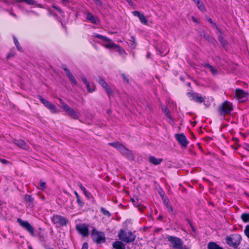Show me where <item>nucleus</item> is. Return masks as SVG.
Returning a JSON list of instances; mask_svg holds the SVG:
<instances>
[{
    "label": "nucleus",
    "instance_id": "50",
    "mask_svg": "<svg viewBox=\"0 0 249 249\" xmlns=\"http://www.w3.org/2000/svg\"><path fill=\"white\" fill-rule=\"evenodd\" d=\"M86 85L87 88L89 92H91L94 90L95 88L94 87L92 89L90 88L89 82L88 83V85Z\"/></svg>",
    "mask_w": 249,
    "mask_h": 249
},
{
    "label": "nucleus",
    "instance_id": "26",
    "mask_svg": "<svg viewBox=\"0 0 249 249\" xmlns=\"http://www.w3.org/2000/svg\"><path fill=\"white\" fill-rule=\"evenodd\" d=\"M94 36L98 38L101 39L105 41H110V39L105 36H103L96 33L94 34Z\"/></svg>",
    "mask_w": 249,
    "mask_h": 249
},
{
    "label": "nucleus",
    "instance_id": "40",
    "mask_svg": "<svg viewBox=\"0 0 249 249\" xmlns=\"http://www.w3.org/2000/svg\"><path fill=\"white\" fill-rule=\"evenodd\" d=\"M24 199L25 201L29 202H32L33 201V198L31 196L28 195H26L25 196Z\"/></svg>",
    "mask_w": 249,
    "mask_h": 249
},
{
    "label": "nucleus",
    "instance_id": "22",
    "mask_svg": "<svg viewBox=\"0 0 249 249\" xmlns=\"http://www.w3.org/2000/svg\"><path fill=\"white\" fill-rule=\"evenodd\" d=\"M109 144L116 148L120 152L121 151V149H122L124 146V145L119 143V142H110Z\"/></svg>",
    "mask_w": 249,
    "mask_h": 249
},
{
    "label": "nucleus",
    "instance_id": "13",
    "mask_svg": "<svg viewBox=\"0 0 249 249\" xmlns=\"http://www.w3.org/2000/svg\"><path fill=\"white\" fill-rule=\"evenodd\" d=\"M12 142L16 145L18 147L22 148L25 150H29V147L27 145L25 142L21 139H14L13 140Z\"/></svg>",
    "mask_w": 249,
    "mask_h": 249
},
{
    "label": "nucleus",
    "instance_id": "5",
    "mask_svg": "<svg viewBox=\"0 0 249 249\" xmlns=\"http://www.w3.org/2000/svg\"><path fill=\"white\" fill-rule=\"evenodd\" d=\"M167 238L168 241L170 243L171 246L175 249H178L179 247H181L183 244V241L177 237L168 236Z\"/></svg>",
    "mask_w": 249,
    "mask_h": 249
},
{
    "label": "nucleus",
    "instance_id": "36",
    "mask_svg": "<svg viewBox=\"0 0 249 249\" xmlns=\"http://www.w3.org/2000/svg\"><path fill=\"white\" fill-rule=\"evenodd\" d=\"M104 89L106 90L108 96H110L112 94L113 92L110 88L109 87V86L107 85L106 88H104Z\"/></svg>",
    "mask_w": 249,
    "mask_h": 249
},
{
    "label": "nucleus",
    "instance_id": "20",
    "mask_svg": "<svg viewBox=\"0 0 249 249\" xmlns=\"http://www.w3.org/2000/svg\"><path fill=\"white\" fill-rule=\"evenodd\" d=\"M129 47L132 49H134L137 46V43L136 42L135 38L134 36H131L130 39L129 40Z\"/></svg>",
    "mask_w": 249,
    "mask_h": 249
},
{
    "label": "nucleus",
    "instance_id": "15",
    "mask_svg": "<svg viewBox=\"0 0 249 249\" xmlns=\"http://www.w3.org/2000/svg\"><path fill=\"white\" fill-rule=\"evenodd\" d=\"M201 36L203 37L205 39L208 41L209 42L213 44L215 46V44L217 43L216 41L213 37H212L209 34H208L205 31H201L199 33Z\"/></svg>",
    "mask_w": 249,
    "mask_h": 249
},
{
    "label": "nucleus",
    "instance_id": "57",
    "mask_svg": "<svg viewBox=\"0 0 249 249\" xmlns=\"http://www.w3.org/2000/svg\"><path fill=\"white\" fill-rule=\"evenodd\" d=\"M178 249H189V248L188 247H187V246H183V245H182L181 246V247H179Z\"/></svg>",
    "mask_w": 249,
    "mask_h": 249
},
{
    "label": "nucleus",
    "instance_id": "55",
    "mask_svg": "<svg viewBox=\"0 0 249 249\" xmlns=\"http://www.w3.org/2000/svg\"><path fill=\"white\" fill-rule=\"evenodd\" d=\"M79 187L82 190L83 192L85 191V190H86V188L82 184L79 185Z\"/></svg>",
    "mask_w": 249,
    "mask_h": 249
},
{
    "label": "nucleus",
    "instance_id": "61",
    "mask_svg": "<svg viewBox=\"0 0 249 249\" xmlns=\"http://www.w3.org/2000/svg\"><path fill=\"white\" fill-rule=\"evenodd\" d=\"M160 194V196H161V197L162 198V196H164V197H165L164 195V193L162 191V192H159Z\"/></svg>",
    "mask_w": 249,
    "mask_h": 249
},
{
    "label": "nucleus",
    "instance_id": "39",
    "mask_svg": "<svg viewBox=\"0 0 249 249\" xmlns=\"http://www.w3.org/2000/svg\"><path fill=\"white\" fill-rule=\"evenodd\" d=\"M198 93H192V92H188V95L190 97H191V100H195V98H196V96H197Z\"/></svg>",
    "mask_w": 249,
    "mask_h": 249
},
{
    "label": "nucleus",
    "instance_id": "8",
    "mask_svg": "<svg viewBox=\"0 0 249 249\" xmlns=\"http://www.w3.org/2000/svg\"><path fill=\"white\" fill-rule=\"evenodd\" d=\"M61 68L65 71L66 74L69 78L71 84L72 85L77 86L78 82L76 79L74 75L71 72L70 70L67 68V66L65 64H62Z\"/></svg>",
    "mask_w": 249,
    "mask_h": 249
},
{
    "label": "nucleus",
    "instance_id": "60",
    "mask_svg": "<svg viewBox=\"0 0 249 249\" xmlns=\"http://www.w3.org/2000/svg\"><path fill=\"white\" fill-rule=\"evenodd\" d=\"M125 0L130 5L133 4V2L131 0Z\"/></svg>",
    "mask_w": 249,
    "mask_h": 249
},
{
    "label": "nucleus",
    "instance_id": "16",
    "mask_svg": "<svg viewBox=\"0 0 249 249\" xmlns=\"http://www.w3.org/2000/svg\"><path fill=\"white\" fill-rule=\"evenodd\" d=\"M65 111L73 119H78L79 115L73 109L69 107V106H65Z\"/></svg>",
    "mask_w": 249,
    "mask_h": 249
},
{
    "label": "nucleus",
    "instance_id": "58",
    "mask_svg": "<svg viewBox=\"0 0 249 249\" xmlns=\"http://www.w3.org/2000/svg\"><path fill=\"white\" fill-rule=\"evenodd\" d=\"M83 192H84V194L85 195V196H88V197L90 195L89 193H88L86 190H85V191H84Z\"/></svg>",
    "mask_w": 249,
    "mask_h": 249
},
{
    "label": "nucleus",
    "instance_id": "51",
    "mask_svg": "<svg viewBox=\"0 0 249 249\" xmlns=\"http://www.w3.org/2000/svg\"><path fill=\"white\" fill-rule=\"evenodd\" d=\"M96 4L98 6L101 7L102 6V2L101 0H93Z\"/></svg>",
    "mask_w": 249,
    "mask_h": 249
},
{
    "label": "nucleus",
    "instance_id": "63",
    "mask_svg": "<svg viewBox=\"0 0 249 249\" xmlns=\"http://www.w3.org/2000/svg\"><path fill=\"white\" fill-rule=\"evenodd\" d=\"M245 149L249 152V144H247L245 145Z\"/></svg>",
    "mask_w": 249,
    "mask_h": 249
},
{
    "label": "nucleus",
    "instance_id": "9",
    "mask_svg": "<svg viewBox=\"0 0 249 249\" xmlns=\"http://www.w3.org/2000/svg\"><path fill=\"white\" fill-rule=\"evenodd\" d=\"M235 96L237 100L240 102H244L248 99L249 93L243 90L237 89L235 92Z\"/></svg>",
    "mask_w": 249,
    "mask_h": 249
},
{
    "label": "nucleus",
    "instance_id": "32",
    "mask_svg": "<svg viewBox=\"0 0 249 249\" xmlns=\"http://www.w3.org/2000/svg\"><path fill=\"white\" fill-rule=\"evenodd\" d=\"M13 39H14V43H15V45L16 46L17 48V49L19 51H21V47L19 46V43L17 39V38L15 37V36H14L13 37Z\"/></svg>",
    "mask_w": 249,
    "mask_h": 249
},
{
    "label": "nucleus",
    "instance_id": "3",
    "mask_svg": "<svg viewBox=\"0 0 249 249\" xmlns=\"http://www.w3.org/2000/svg\"><path fill=\"white\" fill-rule=\"evenodd\" d=\"M232 110V104L228 101H225L219 107V111L221 115L230 114Z\"/></svg>",
    "mask_w": 249,
    "mask_h": 249
},
{
    "label": "nucleus",
    "instance_id": "52",
    "mask_svg": "<svg viewBox=\"0 0 249 249\" xmlns=\"http://www.w3.org/2000/svg\"><path fill=\"white\" fill-rule=\"evenodd\" d=\"M81 80H82V81L84 83V84L85 85H88L89 82L88 81L87 79H86V78L84 76H82L81 77Z\"/></svg>",
    "mask_w": 249,
    "mask_h": 249
},
{
    "label": "nucleus",
    "instance_id": "6",
    "mask_svg": "<svg viewBox=\"0 0 249 249\" xmlns=\"http://www.w3.org/2000/svg\"><path fill=\"white\" fill-rule=\"evenodd\" d=\"M51 220L54 224H58L61 226H66L68 222L67 218L60 215H54L51 218Z\"/></svg>",
    "mask_w": 249,
    "mask_h": 249
},
{
    "label": "nucleus",
    "instance_id": "33",
    "mask_svg": "<svg viewBox=\"0 0 249 249\" xmlns=\"http://www.w3.org/2000/svg\"><path fill=\"white\" fill-rule=\"evenodd\" d=\"M195 101L199 103H201L204 101V99L198 93L197 96H196V98H195Z\"/></svg>",
    "mask_w": 249,
    "mask_h": 249
},
{
    "label": "nucleus",
    "instance_id": "62",
    "mask_svg": "<svg viewBox=\"0 0 249 249\" xmlns=\"http://www.w3.org/2000/svg\"><path fill=\"white\" fill-rule=\"evenodd\" d=\"M245 149L249 152V144H247L245 145Z\"/></svg>",
    "mask_w": 249,
    "mask_h": 249
},
{
    "label": "nucleus",
    "instance_id": "49",
    "mask_svg": "<svg viewBox=\"0 0 249 249\" xmlns=\"http://www.w3.org/2000/svg\"><path fill=\"white\" fill-rule=\"evenodd\" d=\"M86 85L87 88L89 92H91L94 90L95 88L94 87L92 89L90 88L89 82L88 83V85Z\"/></svg>",
    "mask_w": 249,
    "mask_h": 249
},
{
    "label": "nucleus",
    "instance_id": "29",
    "mask_svg": "<svg viewBox=\"0 0 249 249\" xmlns=\"http://www.w3.org/2000/svg\"><path fill=\"white\" fill-rule=\"evenodd\" d=\"M115 49H117L120 55H122L124 57H125V52L124 49L121 48V47L118 45H117V47H116Z\"/></svg>",
    "mask_w": 249,
    "mask_h": 249
},
{
    "label": "nucleus",
    "instance_id": "4",
    "mask_svg": "<svg viewBox=\"0 0 249 249\" xmlns=\"http://www.w3.org/2000/svg\"><path fill=\"white\" fill-rule=\"evenodd\" d=\"M241 237L239 234L232 235L226 238L227 243L234 248H236L240 243Z\"/></svg>",
    "mask_w": 249,
    "mask_h": 249
},
{
    "label": "nucleus",
    "instance_id": "28",
    "mask_svg": "<svg viewBox=\"0 0 249 249\" xmlns=\"http://www.w3.org/2000/svg\"><path fill=\"white\" fill-rule=\"evenodd\" d=\"M197 6L198 8L201 11L204 12L206 11V8L203 3V2L201 1V0H199V2H197L196 3Z\"/></svg>",
    "mask_w": 249,
    "mask_h": 249
},
{
    "label": "nucleus",
    "instance_id": "46",
    "mask_svg": "<svg viewBox=\"0 0 249 249\" xmlns=\"http://www.w3.org/2000/svg\"><path fill=\"white\" fill-rule=\"evenodd\" d=\"M0 162H1L3 164H11L10 162L8 161V160H7L4 159H2V158H0Z\"/></svg>",
    "mask_w": 249,
    "mask_h": 249
},
{
    "label": "nucleus",
    "instance_id": "54",
    "mask_svg": "<svg viewBox=\"0 0 249 249\" xmlns=\"http://www.w3.org/2000/svg\"><path fill=\"white\" fill-rule=\"evenodd\" d=\"M131 200H132V202L134 203V204L135 205H136V206L137 207H138V208L139 209V210H141V207H140V205H137L135 203V201L134 200V199H133V198H132V199H131Z\"/></svg>",
    "mask_w": 249,
    "mask_h": 249
},
{
    "label": "nucleus",
    "instance_id": "56",
    "mask_svg": "<svg viewBox=\"0 0 249 249\" xmlns=\"http://www.w3.org/2000/svg\"><path fill=\"white\" fill-rule=\"evenodd\" d=\"M14 55L15 54L14 53H9L7 55V58H9L10 57H13L14 56Z\"/></svg>",
    "mask_w": 249,
    "mask_h": 249
},
{
    "label": "nucleus",
    "instance_id": "27",
    "mask_svg": "<svg viewBox=\"0 0 249 249\" xmlns=\"http://www.w3.org/2000/svg\"><path fill=\"white\" fill-rule=\"evenodd\" d=\"M97 81L104 89L107 85V84L101 77H99L97 79Z\"/></svg>",
    "mask_w": 249,
    "mask_h": 249
},
{
    "label": "nucleus",
    "instance_id": "34",
    "mask_svg": "<svg viewBox=\"0 0 249 249\" xmlns=\"http://www.w3.org/2000/svg\"><path fill=\"white\" fill-rule=\"evenodd\" d=\"M58 100L60 102V107L62 108L65 111V106H69L67 104H66L60 98H58Z\"/></svg>",
    "mask_w": 249,
    "mask_h": 249
},
{
    "label": "nucleus",
    "instance_id": "2",
    "mask_svg": "<svg viewBox=\"0 0 249 249\" xmlns=\"http://www.w3.org/2000/svg\"><path fill=\"white\" fill-rule=\"evenodd\" d=\"M91 236L93 241L97 244L104 243L106 241L104 232L97 231L94 228H92Z\"/></svg>",
    "mask_w": 249,
    "mask_h": 249
},
{
    "label": "nucleus",
    "instance_id": "30",
    "mask_svg": "<svg viewBox=\"0 0 249 249\" xmlns=\"http://www.w3.org/2000/svg\"><path fill=\"white\" fill-rule=\"evenodd\" d=\"M241 218L244 222L247 223L249 221V214L246 213H243L241 216Z\"/></svg>",
    "mask_w": 249,
    "mask_h": 249
},
{
    "label": "nucleus",
    "instance_id": "45",
    "mask_svg": "<svg viewBox=\"0 0 249 249\" xmlns=\"http://www.w3.org/2000/svg\"><path fill=\"white\" fill-rule=\"evenodd\" d=\"M53 7L55 9H56L61 15L62 16H64V12L62 11V10L59 7H57L55 5H53Z\"/></svg>",
    "mask_w": 249,
    "mask_h": 249
},
{
    "label": "nucleus",
    "instance_id": "43",
    "mask_svg": "<svg viewBox=\"0 0 249 249\" xmlns=\"http://www.w3.org/2000/svg\"><path fill=\"white\" fill-rule=\"evenodd\" d=\"M208 21L211 24H212L213 26H214L216 29L219 31L220 32V29L218 28V27L217 26V25H216V24L213 22V20L211 19V18H209L208 19Z\"/></svg>",
    "mask_w": 249,
    "mask_h": 249
},
{
    "label": "nucleus",
    "instance_id": "37",
    "mask_svg": "<svg viewBox=\"0 0 249 249\" xmlns=\"http://www.w3.org/2000/svg\"><path fill=\"white\" fill-rule=\"evenodd\" d=\"M101 212L104 215H106V216H107L108 217H110L111 216L110 213L108 211H107V210L104 209V208H101Z\"/></svg>",
    "mask_w": 249,
    "mask_h": 249
},
{
    "label": "nucleus",
    "instance_id": "11",
    "mask_svg": "<svg viewBox=\"0 0 249 249\" xmlns=\"http://www.w3.org/2000/svg\"><path fill=\"white\" fill-rule=\"evenodd\" d=\"M38 98L40 100V101H41V102L46 107H47L49 109H50L52 113H56L57 112L56 108L54 105L52 104L50 102L44 99L41 96H39Z\"/></svg>",
    "mask_w": 249,
    "mask_h": 249
},
{
    "label": "nucleus",
    "instance_id": "47",
    "mask_svg": "<svg viewBox=\"0 0 249 249\" xmlns=\"http://www.w3.org/2000/svg\"><path fill=\"white\" fill-rule=\"evenodd\" d=\"M74 194H75V196H76V199H77V203H78L79 205H81L82 202H81V200H80V197H79V195H78V193L75 191V192H74Z\"/></svg>",
    "mask_w": 249,
    "mask_h": 249
},
{
    "label": "nucleus",
    "instance_id": "41",
    "mask_svg": "<svg viewBox=\"0 0 249 249\" xmlns=\"http://www.w3.org/2000/svg\"><path fill=\"white\" fill-rule=\"evenodd\" d=\"M46 188V183L42 180L40 181L39 187H38L39 189L43 190Z\"/></svg>",
    "mask_w": 249,
    "mask_h": 249
},
{
    "label": "nucleus",
    "instance_id": "64",
    "mask_svg": "<svg viewBox=\"0 0 249 249\" xmlns=\"http://www.w3.org/2000/svg\"><path fill=\"white\" fill-rule=\"evenodd\" d=\"M150 53L149 52H147L146 58H149L150 57Z\"/></svg>",
    "mask_w": 249,
    "mask_h": 249
},
{
    "label": "nucleus",
    "instance_id": "35",
    "mask_svg": "<svg viewBox=\"0 0 249 249\" xmlns=\"http://www.w3.org/2000/svg\"><path fill=\"white\" fill-rule=\"evenodd\" d=\"M218 38L219 41L222 46H225L227 44L226 41L223 38L222 36H219Z\"/></svg>",
    "mask_w": 249,
    "mask_h": 249
},
{
    "label": "nucleus",
    "instance_id": "59",
    "mask_svg": "<svg viewBox=\"0 0 249 249\" xmlns=\"http://www.w3.org/2000/svg\"><path fill=\"white\" fill-rule=\"evenodd\" d=\"M83 192H84V194L85 195V196H88V197L90 195L89 193H88L86 190H85V191H84Z\"/></svg>",
    "mask_w": 249,
    "mask_h": 249
},
{
    "label": "nucleus",
    "instance_id": "23",
    "mask_svg": "<svg viewBox=\"0 0 249 249\" xmlns=\"http://www.w3.org/2000/svg\"><path fill=\"white\" fill-rule=\"evenodd\" d=\"M208 248L209 249H223L214 242H210L208 245Z\"/></svg>",
    "mask_w": 249,
    "mask_h": 249
},
{
    "label": "nucleus",
    "instance_id": "17",
    "mask_svg": "<svg viewBox=\"0 0 249 249\" xmlns=\"http://www.w3.org/2000/svg\"><path fill=\"white\" fill-rule=\"evenodd\" d=\"M149 161L153 164L157 165L160 164L163 160L161 158L157 159L155 157L151 156L149 158Z\"/></svg>",
    "mask_w": 249,
    "mask_h": 249
},
{
    "label": "nucleus",
    "instance_id": "24",
    "mask_svg": "<svg viewBox=\"0 0 249 249\" xmlns=\"http://www.w3.org/2000/svg\"><path fill=\"white\" fill-rule=\"evenodd\" d=\"M107 42L106 44H105L104 46L107 48H113L115 49L116 47H117V44L114 43L112 40L110 39V41H106Z\"/></svg>",
    "mask_w": 249,
    "mask_h": 249
},
{
    "label": "nucleus",
    "instance_id": "18",
    "mask_svg": "<svg viewBox=\"0 0 249 249\" xmlns=\"http://www.w3.org/2000/svg\"><path fill=\"white\" fill-rule=\"evenodd\" d=\"M162 200L163 201L164 204L166 206L167 209H168V211L170 212H173V208L171 205L169 200L166 197L162 196Z\"/></svg>",
    "mask_w": 249,
    "mask_h": 249
},
{
    "label": "nucleus",
    "instance_id": "53",
    "mask_svg": "<svg viewBox=\"0 0 249 249\" xmlns=\"http://www.w3.org/2000/svg\"><path fill=\"white\" fill-rule=\"evenodd\" d=\"M88 249V244L87 243L85 242L83 244L81 249Z\"/></svg>",
    "mask_w": 249,
    "mask_h": 249
},
{
    "label": "nucleus",
    "instance_id": "10",
    "mask_svg": "<svg viewBox=\"0 0 249 249\" xmlns=\"http://www.w3.org/2000/svg\"><path fill=\"white\" fill-rule=\"evenodd\" d=\"M120 152L129 160H133L135 159V156L133 152L126 148L124 145L121 149Z\"/></svg>",
    "mask_w": 249,
    "mask_h": 249
},
{
    "label": "nucleus",
    "instance_id": "25",
    "mask_svg": "<svg viewBox=\"0 0 249 249\" xmlns=\"http://www.w3.org/2000/svg\"><path fill=\"white\" fill-rule=\"evenodd\" d=\"M204 66L208 68L213 74L217 73L216 70L211 65L206 63L204 65Z\"/></svg>",
    "mask_w": 249,
    "mask_h": 249
},
{
    "label": "nucleus",
    "instance_id": "19",
    "mask_svg": "<svg viewBox=\"0 0 249 249\" xmlns=\"http://www.w3.org/2000/svg\"><path fill=\"white\" fill-rule=\"evenodd\" d=\"M113 247L115 249H125L124 244L121 241H116L113 243Z\"/></svg>",
    "mask_w": 249,
    "mask_h": 249
},
{
    "label": "nucleus",
    "instance_id": "21",
    "mask_svg": "<svg viewBox=\"0 0 249 249\" xmlns=\"http://www.w3.org/2000/svg\"><path fill=\"white\" fill-rule=\"evenodd\" d=\"M86 18L87 19L90 20L92 23L96 24L97 19L94 17L91 13H88L86 15Z\"/></svg>",
    "mask_w": 249,
    "mask_h": 249
},
{
    "label": "nucleus",
    "instance_id": "38",
    "mask_svg": "<svg viewBox=\"0 0 249 249\" xmlns=\"http://www.w3.org/2000/svg\"><path fill=\"white\" fill-rule=\"evenodd\" d=\"M139 19L142 23L144 24H147V20L143 14H142V16H141V17H140Z\"/></svg>",
    "mask_w": 249,
    "mask_h": 249
},
{
    "label": "nucleus",
    "instance_id": "14",
    "mask_svg": "<svg viewBox=\"0 0 249 249\" xmlns=\"http://www.w3.org/2000/svg\"><path fill=\"white\" fill-rule=\"evenodd\" d=\"M76 228L83 236H87L89 235V229L87 225L85 224L77 225Z\"/></svg>",
    "mask_w": 249,
    "mask_h": 249
},
{
    "label": "nucleus",
    "instance_id": "44",
    "mask_svg": "<svg viewBox=\"0 0 249 249\" xmlns=\"http://www.w3.org/2000/svg\"><path fill=\"white\" fill-rule=\"evenodd\" d=\"M244 232L245 235L249 238V225L246 226Z\"/></svg>",
    "mask_w": 249,
    "mask_h": 249
},
{
    "label": "nucleus",
    "instance_id": "7",
    "mask_svg": "<svg viewBox=\"0 0 249 249\" xmlns=\"http://www.w3.org/2000/svg\"><path fill=\"white\" fill-rule=\"evenodd\" d=\"M17 221L23 228L27 231L32 235H34V228L28 221H23L20 218L18 219Z\"/></svg>",
    "mask_w": 249,
    "mask_h": 249
},
{
    "label": "nucleus",
    "instance_id": "48",
    "mask_svg": "<svg viewBox=\"0 0 249 249\" xmlns=\"http://www.w3.org/2000/svg\"><path fill=\"white\" fill-rule=\"evenodd\" d=\"M122 76L123 78L124 82L128 83H129V79L126 77V76L124 74H122Z\"/></svg>",
    "mask_w": 249,
    "mask_h": 249
},
{
    "label": "nucleus",
    "instance_id": "31",
    "mask_svg": "<svg viewBox=\"0 0 249 249\" xmlns=\"http://www.w3.org/2000/svg\"><path fill=\"white\" fill-rule=\"evenodd\" d=\"M162 109L163 111L164 112V113L166 115L167 117H168L169 119L172 120V118L171 116L170 112L169 110L167 109V108L165 107V108H162Z\"/></svg>",
    "mask_w": 249,
    "mask_h": 249
},
{
    "label": "nucleus",
    "instance_id": "1",
    "mask_svg": "<svg viewBox=\"0 0 249 249\" xmlns=\"http://www.w3.org/2000/svg\"><path fill=\"white\" fill-rule=\"evenodd\" d=\"M119 238L126 243L133 242L136 238L135 235L130 231H125L123 230L120 231L118 235Z\"/></svg>",
    "mask_w": 249,
    "mask_h": 249
},
{
    "label": "nucleus",
    "instance_id": "12",
    "mask_svg": "<svg viewBox=\"0 0 249 249\" xmlns=\"http://www.w3.org/2000/svg\"><path fill=\"white\" fill-rule=\"evenodd\" d=\"M177 140L183 148H186L188 144L186 136L183 133L176 134L175 135Z\"/></svg>",
    "mask_w": 249,
    "mask_h": 249
},
{
    "label": "nucleus",
    "instance_id": "42",
    "mask_svg": "<svg viewBox=\"0 0 249 249\" xmlns=\"http://www.w3.org/2000/svg\"><path fill=\"white\" fill-rule=\"evenodd\" d=\"M133 15L135 17H138L139 18H140V17H141V16H142V14L141 13L138 11H135L132 12Z\"/></svg>",
    "mask_w": 249,
    "mask_h": 249
}]
</instances>
